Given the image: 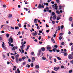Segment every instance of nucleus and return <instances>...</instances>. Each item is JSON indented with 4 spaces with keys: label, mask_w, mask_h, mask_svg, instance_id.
I'll list each match as a JSON object with an SVG mask.
<instances>
[{
    "label": "nucleus",
    "mask_w": 73,
    "mask_h": 73,
    "mask_svg": "<svg viewBox=\"0 0 73 73\" xmlns=\"http://www.w3.org/2000/svg\"><path fill=\"white\" fill-rule=\"evenodd\" d=\"M20 48L21 49V50L24 49V47L23 46H20Z\"/></svg>",
    "instance_id": "obj_27"
},
{
    "label": "nucleus",
    "mask_w": 73,
    "mask_h": 73,
    "mask_svg": "<svg viewBox=\"0 0 73 73\" xmlns=\"http://www.w3.org/2000/svg\"><path fill=\"white\" fill-rule=\"evenodd\" d=\"M34 23H37V19H35Z\"/></svg>",
    "instance_id": "obj_11"
},
{
    "label": "nucleus",
    "mask_w": 73,
    "mask_h": 73,
    "mask_svg": "<svg viewBox=\"0 0 73 73\" xmlns=\"http://www.w3.org/2000/svg\"><path fill=\"white\" fill-rule=\"evenodd\" d=\"M26 67H28V68H29L30 67V65H29V64H27L26 66Z\"/></svg>",
    "instance_id": "obj_21"
},
{
    "label": "nucleus",
    "mask_w": 73,
    "mask_h": 73,
    "mask_svg": "<svg viewBox=\"0 0 73 73\" xmlns=\"http://www.w3.org/2000/svg\"><path fill=\"white\" fill-rule=\"evenodd\" d=\"M59 9H60V10H61V9H62V6L61 5H59Z\"/></svg>",
    "instance_id": "obj_19"
},
{
    "label": "nucleus",
    "mask_w": 73,
    "mask_h": 73,
    "mask_svg": "<svg viewBox=\"0 0 73 73\" xmlns=\"http://www.w3.org/2000/svg\"><path fill=\"white\" fill-rule=\"evenodd\" d=\"M52 24H54L55 23V22L54 21H52Z\"/></svg>",
    "instance_id": "obj_53"
},
{
    "label": "nucleus",
    "mask_w": 73,
    "mask_h": 73,
    "mask_svg": "<svg viewBox=\"0 0 73 73\" xmlns=\"http://www.w3.org/2000/svg\"><path fill=\"white\" fill-rule=\"evenodd\" d=\"M44 5H46V6H48V3H44Z\"/></svg>",
    "instance_id": "obj_20"
},
{
    "label": "nucleus",
    "mask_w": 73,
    "mask_h": 73,
    "mask_svg": "<svg viewBox=\"0 0 73 73\" xmlns=\"http://www.w3.org/2000/svg\"><path fill=\"white\" fill-rule=\"evenodd\" d=\"M6 36H7V37H9V34H6Z\"/></svg>",
    "instance_id": "obj_49"
},
{
    "label": "nucleus",
    "mask_w": 73,
    "mask_h": 73,
    "mask_svg": "<svg viewBox=\"0 0 73 73\" xmlns=\"http://www.w3.org/2000/svg\"><path fill=\"white\" fill-rule=\"evenodd\" d=\"M56 13L58 14V15H60V11H56Z\"/></svg>",
    "instance_id": "obj_24"
},
{
    "label": "nucleus",
    "mask_w": 73,
    "mask_h": 73,
    "mask_svg": "<svg viewBox=\"0 0 73 73\" xmlns=\"http://www.w3.org/2000/svg\"><path fill=\"white\" fill-rule=\"evenodd\" d=\"M16 58V62L17 63H18V60H19V59L18 58Z\"/></svg>",
    "instance_id": "obj_30"
},
{
    "label": "nucleus",
    "mask_w": 73,
    "mask_h": 73,
    "mask_svg": "<svg viewBox=\"0 0 73 73\" xmlns=\"http://www.w3.org/2000/svg\"><path fill=\"white\" fill-rule=\"evenodd\" d=\"M42 7L43 8H44V5L43 4H42Z\"/></svg>",
    "instance_id": "obj_54"
},
{
    "label": "nucleus",
    "mask_w": 73,
    "mask_h": 73,
    "mask_svg": "<svg viewBox=\"0 0 73 73\" xmlns=\"http://www.w3.org/2000/svg\"><path fill=\"white\" fill-rule=\"evenodd\" d=\"M50 49H51V48L50 46L47 47V50H50Z\"/></svg>",
    "instance_id": "obj_17"
},
{
    "label": "nucleus",
    "mask_w": 73,
    "mask_h": 73,
    "mask_svg": "<svg viewBox=\"0 0 73 73\" xmlns=\"http://www.w3.org/2000/svg\"><path fill=\"white\" fill-rule=\"evenodd\" d=\"M34 33L35 35H37L38 33L37 32H36V31H35V33Z\"/></svg>",
    "instance_id": "obj_45"
},
{
    "label": "nucleus",
    "mask_w": 73,
    "mask_h": 73,
    "mask_svg": "<svg viewBox=\"0 0 73 73\" xmlns=\"http://www.w3.org/2000/svg\"><path fill=\"white\" fill-rule=\"evenodd\" d=\"M15 29H19V28L18 27H15Z\"/></svg>",
    "instance_id": "obj_56"
},
{
    "label": "nucleus",
    "mask_w": 73,
    "mask_h": 73,
    "mask_svg": "<svg viewBox=\"0 0 73 73\" xmlns=\"http://www.w3.org/2000/svg\"><path fill=\"white\" fill-rule=\"evenodd\" d=\"M60 28L61 29H62L64 28V26L63 25H62L60 26Z\"/></svg>",
    "instance_id": "obj_35"
},
{
    "label": "nucleus",
    "mask_w": 73,
    "mask_h": 73,
    "mask_svg": "<svg viewBox=\"0 0 73 73\" xmlns=\"http://www.w3.org/2000/svg\"><path fill=\"white\" fill-rule=\"evenodd\" d=\"M56 57L58 60H61V58H60V57L58 56H56Z\"/></svg>",
    "instance_id": "obj_16"
},
{
    "label": "nucleus",
    "mask_w": 73,
    "mask_h": 73,
    "mask_svg": "<svg viewBox=\"0 0 73 73\" xmlns=\"http://www.w3.org/2000/svg\"><path fill=\"white\" fill-rule=\"evenodd\" d=\"M40 66L38 65H36V66H35V68L36 69H38V68H39Z\"/></svg>",
    "instance_id": "obj_12"
},
{
    "label": "nucleus",
    "mask_w": 73,
    "mask_h": 73,
    "mask_svg": "<svg viewBox=\"0 0 73 73\" xmlns=\"http://www.w3.org/2000/svg\"><path fill=\"white\" fill-rule=\"evenodd\" d=\"M15 47H13V48H12V50H15Z\"/></svg>",
    "instance_id": "obj_46"
},
{
    "label": "nucleus",
    "mask_w": 73,
    "mask_h": 73,
    "mask_svg": "<svg viewBox=\"0 0 73 73\" xmlns=\"http://www.w3.org/2000/svg\"><path fill=\"white\" fill-rule=\"evenodd\" d=\"M9 41L11 43H12L13 42V39L10 37L9 39Z\"/></svg>",
    "instance_id": "obj_3"
},
{
    "label": "nucleus",
    "mask_w": 73,
    "mask_h": 73,
    "mask_svg": "<svg viewBox=\"0 0 73 73\" xmlns=\"http://www.w3.org/2000/svg\"><path fill=\"white\" fill-rule=\"evenodd\" d=\"M52 8H55V9H56V10H57L58 9V6H54V5H52Z\"/></svg>",
    "instance_id": "obj_5"
},
{
    "label": "nucleus",
    "mask_w": 73,
    "mask_h": 73,
    "mask_svg": "<svg viewBox=\"0 0 73 73\" xmlns=\"http://www.w3.org/2000/svg\"><path fill=\"white\" fill-rule=\"evenodd\" d=\"M59 39L60 40H61V39H62V36H59Z\"/></svg>",
    "instance_id": "obj_41"
},
{
    "label": "nucleus",
    "mask_w": 73,
    "mask_h": 73,
    "mask_svg": "<svg viewBox=\"0 0 73 73\" xmlns=\"http://www.w3.org/2000/svg\"><path fill=\"white\" fill-rule=\"evenodd\" d=\"M68 58L69 60H72L73 58V56L71 55L70 54L68 56Z\"/></svg>",
    "instance_id": "obj_4"
},
{
    "label": "nucleus",
    "mask_w": 73,
    "mask_h": 73,
    "mask_svg": "<svg viewBox=\"0 0 73 73\" xmlns=\"http://www.w3.org/2000/svg\"><path fill=\"white\" fill-rule=\"evenodd\" d=\"M68 55V54L66 53H64V56H67Z\"/></svg>",
    "instance_id": "obj_31"
},
{
    "label": "nucleus",
    "mask_w": 73,
    "mask_h": 73,
    "mask_svg": "<svg viewBox=\"0 0 73 73\" xmlns=\"http://www.w3.org/2000/svg\"><path fill=\"white\" fill-rule=\"evenodd\" d=\"M40 53L39 52L38 53L37 56H38V57H39V56H40Z\"/></svg>",
    "instance_id": "obj_33"
},
{
    "label": "nucleus",
    "mask_w": 73,
    "mask_h": 73,
    "mask_svg": "<svg viewBox=\"0 0 73 73\" xmlns=\"http://www.w3.org/2000/svg\"><path fill=\"white\" fill-rule=\"evenodd\" d=\"M73 72V70H70L69 71V73H72V72Z\"/></svg>",
    "instance_id": "obj_42"
},
{
    "label": "nucleus",
    "mask_w": 73,
    "mask_h": 73,
    "mask_svg": "<svg viewBox=\"0 0 73 73\" xmlns=\"http://www.w3.org/2000/svg\"><path fill=\"white\" fill-rule=\"evenodd\" d=\"M3 8H5V7H6V5H3Z\"/></svg>",
    "instance_id": "obj_59"
},
{
    "label": "nucleus",
    "mask_w": 73,
    "mask_h": 73,
    "mask_svg": "<svg viewBox=\"0 0 73 73\" xmlns=\"http://www.w3.org/2000/svg\"><path fill=\"white\" fill-rule=\"evenodd\" d=\"M12 14H9L8 17L9 18H11V17H12Z\"/></svg>",
    "instance_id": "obj_23"
},
{
    "label": "nucleus",
    "mask_w": 73,
    "mask_h": 73,
    "mask_svg": "<svg viewBox=\"0 0 73 73\" xmlns=\"http://www.w3.org/2000/svg\"><path fill=\"white\" fill-rule=\"evenodd\" d=\"M72 20H73V18H72V17H70L69 18V21H72Z\"/></svg>",
    "instance_id": "obj_14"
},
{
    "label": "nucleus",
    "mask_w": 73,
    "mask_h": 73,
    "mask_svg": "<svg viewBox=\"0 0 73 73\" xmlns=\"http://www.w3.org/2000/svg\"><path fill=\"white\" fill-rule=\"evenodd\" d=\"M52 15H51V16H53L54 15H55V13L54 12H52Z\"/></svg>",
    "instance_id": "obj_29"
},
{
    "label": "nucleus",
    "mask_w": 73,
    "mask_h": 73,
    "mask_svg": "<svg viewBox=\"0 0 73 73\" xmlns=\"http://www.w3.org/2000/svg\"><path fill=\"white\" fill-rule=\"evenodd\" d=\"M61 45H65V43H64V42H62L61 43Z\"/></svg>",
    "instance_id": "obj_32"
},
{
    "label": "nucleus",
    "mask_w": 73,
    "mask_h": 73,
    "mask_svg": "<svg viewBox=\"0 0 73 73\" xmlns=\"http://www.w3.org/2000/svg\"><path fill=\"white\" fill-rule=\"evenodd\" d=\"M18 26L19 27H20V28L21 27V25L20 23L18 24Z\"/></svg>",
    "instance_id": "obj_34"
},
{
    "label": "nucleus",
    "mask_w": 73,
    "mask_h": 73,
    "mask_svg": "<svg viewBox=\"0 0 73 73\" xmlns=\"http://www.w3.org/2000/svg\"><path fill=\"white\" fill-rule=\"evenodd\" d=\"M5 45V43L4 42H3V44H2V48H4V49L5 50H6L7 49V47H5V46L4 45Z\"/></svg>",
    "instance_id": "obj_2"
},
{
    "label": "nucleus",
    "mask_w": 73,
    "mask_h": 73,
    "mask_svg": "<svg viewBox=\"0 0 73 73\" xmlns=\"http://www.w3.org/2000/svg\"><path fill=\"white\" fill-rule=\"evenodd\" d=\"M59 35L60 36H62V35H63V33H60V34H59Z\"/></svg>",
    "instance_id": "obj_48"
},
{
    "label": "nucleus",
    "mask_w": 73,
    "mask_h": 73,
    "mask_svg": "<svg viewBox=\"0 0 73 73\" xmlns=\"http://www.w3.org/2000/svg\"><path fill=\"white\" fill-rule=\"evenodd\" d=\"M56 17H57L56 15H55L53 16V18L54 20H56Z\"/></svg>",
    "instance_id": "obj_10"
},
{
    "label": "nucleus",
    "mask_w": 73,
    "mask_h": 73,
    "mask_svg": "<svg viewBox=\"0 0 73 73\" xmlns=\"http://www.w3.org/2000/svg\"><path fill=\"white\" fill-rule=\"evenodd\" d=\"M16 66H14V68H13V70H16Z\"/></svg>",
    "instance_id": "obj_18"
},
{
    "label": "nucleus",
    "mask_w": 73,
    "mask_h": 73,
    "mask_svg": "<svg viewBox=\"0 0 73 73\" xmlns=\"http://www.w3.org/2000/svg\"><path fill=\"white\" fill-rule=\"evenodd\" d=\"M42 59L44 60H46V58L44 57V56L42 57Z\"/></svg>",
    "instance_id": "obj_39"
},
{
    "label": "nucleus",
    "mask_w": 73,
    "mask_h": 73,
    "mask_svg": "<svg viewBox=\"0 0 73 73\" xmlns=\"http://www.w3.org/2000/svg\"><path fill=\"white\" fill-rule=\"evenodd\" d=\"M33 63H32L31 64V67H33Z\"/></svg>",
    "instance_id": "obj_37"
},
{
    "label": "nucleus",
    "mask_w": 73,
    "mask_h": 73,
    "mask_svg": "<svg viewBox=\"0 0 73 73\" xmlns=\"http://www.w3.org/2000/svg\"><path fill=\"white\" fill-rule=\"evenodd\" d=\"M31 55H33V54H34V52H32L31 53Z\"/></svg>",
    "instance_id": "obj_63"
},
{
    "label": "nucleus",
    "mask_w": 73,
    "mask_h": 73,
    "mask_svg": "<svg viewBox=\"0 0 73 73\" xmlns=\"http://www.w3.org/2000/svg\"><path fill=\"white\" fill-rule=\"evenodd\" d=\"M32 35H33V36H36L35 35V34L34 33H32Z\"/></svg>",
    "instance_id": "obj_62"
},
{
    "label": "nucleus",
    "mask_w": 73,
    "mask_h": 73,
    "mask_svg": "<svg viewBox=\"0 0 73 73\" xmlns=\"http://www.w3.org/2000/svg\"><path fill=\"white\" fill-rule=\"evenodd\" d=\"M54 47L56 48H57L58 46H57V45H55L54 46Z\"/></svg>",
    "instance_id": "obj_36"
},
{
    "label": "nucleus",
    "mask_w": 73,
    "mask_h": 73,
    "mask_svg": "<svg viewBox=\"0 0 73 73\" xmlns=\"http://www.w3.org/2000/svg\"><path fill=\"white\" fill-rule=\"evenodd\" d=\"M29 47H30V46H29V45H28L27 46V49H29Z\"/></svg>",
    "instance_id": "obj_51"
},
{
    "label": "nucleus",
    "mask_w": 73,
    "mask_h": 73,
    "mask_svg": "<svg viewBox=\"0 0 73 73\" xmlns=\"http://www.w3.org/2000/svg\"><path fill=\"white\" fill-rule=\"evenodd\" d=\"M11 58H12L13 60H14V59H15V57L13 56H11Z\"/></svg>",
    "instance_id": "obj_60"
},
{
    "label": "nucleus",
    "mask_w": 73,
    "mask_h": 73,
    "mask_svg": "<svg viewBox=\"0 0 73 73\" xmlns=\"http://www.w3.org/2000/svg\"><path fill=\"white\" fill-rule=\"evenodd\" d=\"M32 59L33 61H35V57H32Z\"/></svg>",
    "instance_id": "obj_25"
},
{
    "label": "nucleus",
    "mask_w": 73,
    "mask_h": 73,
    "mask_svg": "<svg viewBox=\"0 0 73 73\" xmlns=\"http://www.w3.org/2000/svg\"><path fill=\"white\" fill-rule=\"evenodd\" d=\"M64 66H61V68H62V69H64Z\"/></svg>",
    "instance_id": "obj_44"
},
{
    "label": "nucleus",
    "mask_w": 73,
    "mask_h": 73,
    "mask_svg": "<svg viewBox=\"0 0 73 73\" xmlns=\"http://www.w3.org/2000/svg\"><path fill=\"white\" fill-rule=\"evenodd\" d=\"M52 50L54 52H56V51L57 52H60V50H57V49L55 48H53V49Z\"/></svg>",
    "instance_id": "obj_1"
},
{
    "label": "nucleus",
    "mask_w": 73,
    "mask_h": 73,
    "mask_svg": "<svg viewBox=\"0 0 73 73\" xmlns=\"http://www.w3.org/2000/svg\"><path fill=\"white\" fill-rule=\"evenodd\" d=\"M52 56L51 55L49 57V58L50 60H52Z\"/></svg>",
    "instance_id": "obj_26"
},
{
    "label": "nucleus",
    "mask_w": 73,
    "mask_h": 73,
    "mask_svg": "<svg viewBox=\"0 0 73 73\" xmlns=\"http://www.w3.org/2000/svg\"><path fill=\"white\" fill-rule=\"evenodd\" d=\"M41 36H39V38H38V39L39 40H41Z\"/></svg>",
    "instance_id": "obj_55"
},
{
    "label": "nucleus",
    "mask_w": 73,
    "mask_h": 73,
    "mask_svg": "<svg viewBox=\"0 0 73 73\" xmlns=\"http://www.w3.org/2000/svg\"><path fill=\"white\" fill-rule=\"evenodd\" d=\"M17 72H18V73H20V70H19V68H17ZM15 73H17V72H15Z\"/></svg>",
    "instance_id": "obj_9"
},
{
    "label": "nucleus",
    "mask_w": 73,
    "mask_h": 73,
    "mask_svg": "<svg viewBox=\"0 0 73 73\" xmlns=\"http://www.w3.org/2000/svg\"><path fill=\"white\" fill-rule=\"evenodd\" d=\"M19 57V54H17L16 55V56H15V58H18Z\"/></svg>",
    "instance_id": "obj_28"
},
{
    "label": "nucleus",
    "mask_w": 73,
    "mask_h": 73,
    "mask_svg": "<svg viewBox=\"0 0 73 73\" xmlns=\"http://www.w3.org/2000/svg\"><path fill=\"white\" fill-rule=\"evenodd\" d=\"M45 9H49V7H46V8H45Z\"/></svg>",
    "instance_id": "obj_50"
},
{
    "label": "nucleus",
    "mask_w": 73,
    "mask_h": 73,
    "mask_svg": "<svg viewBox=\"0 0 73 73\" xmlns=\"http://www.w3.org/2000/svg\"><path fill=\"white\" fill-rule=\"evenodd\" d=\"M8 44H9V46H11V43H9V42H8Z\"/></svg>",
    "instance_id": "obj_61"
},
{
    "label": "nucleus",
    "mask_w": 73,
    "mask_h": 73,
    "mask_svg": "<svg viewBox=\"0 0 73 73\" xmlns=\"http://www.w3.org/2000/svg\"><path fill=\"white\" fill-rule=\"evenodd\" d=\"M41 49L43 51H45V48L44 47H42L41 48Z\"/></svg>",
    "instance_id": "obj_8"
},
{
    "label": "nucleus",
    "mask_w": 73,
    "mask_h": 73,
    "mask_svg": "<svg viewBox=\"0 0 73 73\" xmlns=\"http://www.w3.org/2000/svg\"><path fill=\"white\" fill-rule=\"evenodd\" d=\"M53 37H52L51 38V40L52 41H54V39H53Z\"/></svg>",
    "instance_id": "obj_58"
},
{
    "label": "nucleus",
    "mask_w": 73,
    "mask_h": 73,
    "mask_svg": "<svg viewBox=\"0 0 73 73\" xmlns=\"http://www.w3.org/2000/svg\"><path fill=\"white\" fill-rule=\"evenodd\" d=\"M70 62L71 63V64H73V60H72L70 61Z\"/></svg>",
    "instance_id": "obj_64"
},
{
    "label": "nucleus",
    "mask_w": 73,
    "mask_h": 73,
    "mask_svg": "<svg viewBox=\"0 0 73 73\" xmlns=\"http://www.w3.org/2000/svg\"><path fill=\"white\" fill-rule=\"evenodd\" d=\"M60 19H61V17H60V16H58V17H57V20H60Z\"/></svg>",
    "instance_id": "obj_13"
},
{
    "label": "nucleus",
    "mask_w": 73,
    "mask_h": 73,
    "mask_svg": "<svg viewBox=\"0 0 73 73\" xmlns=\"http://www.w3.org/2000/svg\"><path fill=\"white\" fill-rule=\"evenodd\" d=\"M27 63V62H23L22 63V65H25V64H26Z\"/></svg>",
    "instance_id": "obj_22"
},
{
    "label": "nucleus",
    "mask_w": 73,
    "mask_h": 73,
    "mask_svg": "<svg viewBox=\"0 0 73 73\" xmlns=\"http://www.w3.org/2000/svg\"><path fill=\"white\" fill-rule=\"evenodd\" d=\"M54 62H56V61H57V60H56V59L54 58Z\"/></svg>",
    "instance_id": "obj_43"
},
{
    "label": "nucleus",
    "mask_w": 73,
    "mask_h": 73,
    "mask_svg": "<svg viewBox=\"0 0 73 73\" xmlns=\"http://www.w3.org/2000/svg\"><path fill=\"white\" fill-rule=\"evenodd\" d=\"M21 44L22 46H23V47H24L25 46V45L24 44V42H21Z\"/></svg>",
    "instance_id": "obj_15"
},
{
    "label": "nucleus",
    "mask_w": 73,
    "mask_h": 73,
    "mask_svg": "<svg viewBox=\"0 0 73 73\" xmlns=\"http://www.w3.org/2000/svg\"><path fill=\"white\" fill-rule=\"evenodd\" d=\"M56 1L57 3H60V1H59V0H56Z\"/></svg>",
    "instance_id": "obj_47"
},
{
    "label": "nucleus",
    "mask_w": 73,
    "mask_h": 73,
    "mask_svg": "<svg viewBox=\"0 0 73 73\" xmlns=\"http://www.w3.org/2000/svg\"><path fill=\"white\" fill-rule=\"evenodd\" d=\"M58 30H60V27L58 26Z\"/></svg>",
    "instance_id": "obj_57"
},
{
    "label": "nucleus",
    "mask_w": 73,
    "mask_h": 73,
    "mask_svg": "<svg viewBox=\"0 0 73 73\" xmlns=\"http://www.w3.org/2000/svg\"><path fill=\"white\" fill-rule=\"evenodd\" d=\"M19 61H22V58H21L19 59Z\"/></svg>",
    "instance_id": "obj_52"
},
{
    "label": "nucleus",
    "mask_w": 73,
    "mask_h": 73,
    "mask_svg": "<svg viewBox=\"0 0 73 73\" xmlns=\"http://www.w3.org/2000/svg\"><path fill=\"white\" fill-rule=\"evenodd\" d=\"M59 69L60 68H59V67H58L57 68L56 67H55L54 68V69L55 71H57V70Z\"/></svg>",
    "instance_id": "obj_6"
},
{
    "label": "nucleus",
    "mask_w": 73,
    "mask_h": 73,
    "mask_svg": "<svg viewBox=\"0 0 73 73\" xmlns=\"http://www.w3.org/2000/svg\"><path fill=\"white\" fill-rule=\"evenodd\" d=\"M26 58V57H25V56H24L22 57V59L23 60H25Z\"/></svg>",
    "instance_id": "obj_38"
},
{
    "label": "nucleus",
    "mask_w": 73,
    "mask_h": 73,
    "mask_svg": "<svg viewBox=\"0 0 73 73\" xmlns=\"http://www.w3.org/2000/svg\"><path fill=\"white\" fill-rule=\"evenodd\" d=\"M38 53H41V50H39L38 51Z\"/></svg>",
    "instance_id": "obj_40"
},
{
    "label": "nucleus",
    "mask_w": 73,
    "mask_h": 73,
    "mask_svg": "<svg viewBox=\"0 0 73 73\" xmlns=\"http://www.w3.org/2000/svg\"><path fill=\"white\" fill-rule=\"evenodd\" d=\"M42 5L41 4H39L38 7V9H41V8H42Z\"/></svg>",
    "instance_id": "obj_7"
}]
</instances>
